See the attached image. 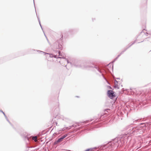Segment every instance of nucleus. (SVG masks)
<instances>
[{"label":"nucleus","mask_w":151,"mask_h":151,"mask_svg":"<svg viewBox=\"0 0 151 151\" xmlns=\"http://www.w3.org/2000/svg\"><path fill=\"white\" fill-rule=\"evenodd\" d=\"M122 139H115L114 141L110 142L106 145L104 146V147L105 148H110V147L113 146L114 145H115V147H121L123 145V144L122 142Z\"/></svg>","instance_id":"f257e3e1"},{"label":"nucleus","mask_w":151,"mask_h":151,"mask_svg":"<svg viewBox=\"0 0 151 151\" xmlns=\"http://www.w3.org/2000/svg\"><path fill=\"white\" fill-rule=\"evenodd\" d=\"M126 129H129V130H128V133L130 134H132L134 133V132H137V131L138 130V129L139 128V127H137L136 128H134L130 125L127 126L126 127Z\"/></svg>","instance_id":"f03ea898"},{"label":"nucleus","mask_w":151,"mask_h":151,"mask_svg":"<svg viewBox=\"0 0 151 151\" xmlns=\"http://www.w3.org/2000/svg\"><path fill=\"white\" fill-rule=\"evenodd\" d=\"M108 93L109 97L111 99H112L115 96L114 93V92L112 90H109L108 91Z\"/></svg>","instance_id":"7ed1b4c3"},{"label":"nucleus","mask_w":151,"mask_h":151,"mask_svg":"<svg viewBox=\"0 0 151 151\" xmlns=\"http://www.w3.org/2000/svg\"><path fill=\"white\" fill-rule=\"evenodd\" d=\"M37 52H42V53H43L44 55H45L46 54H47V53L45 52H42V51H40V50H37ZM47 54H49V57H51V58H52V57H54L55 58H56V55H53L52 54H49V53H47Z\"/></svg>","instance_id":"20e7f679"},{"label":"nucleus","mask_w":151,"mask_h":151,"mask_svg":"<svg viewBox=\"0 0 151 151\" xmlns=\"http://www.w3.org/2000/svg\"><path fill=\"white\" fill-rule=\"evenodd\" d=\"M63 139H62V138H59L58 140L57 141H55V144H57V143H58V142H61V141H62L63 140Z\"/></svg>","instance_id":"39448f33"},{"label":"nucleus","mask_w":151,"mask_h":151,"mask_svg":"<svg viewBox=\"0 0 151 151\" xmlns=\"http://www.w3.org/2000/svg\"><path fill=\"white\" fill-rule=\"evenodd\" d=\"M127 48L124 51H122L120 53V54L117 57L115 58L114 60V62L119 57V56L121 55L122 54V53H123L126 51V50H127Z\"/></svg>","instance_id":"423d86ee"},{"label":"nucleus","mask_w":151,"mask_h":151,"mask_svg":"<svg viewBox=\"0 0 151 151\" xmlns=\"http://www.w3.org/2000/svg\"><path fill=\"white\" fill-rule=\"evenodd\" d=\"M62 48V46L61 44H59L58 46H57L56 47V48L58 49H61Z\"/></svg>","instance_id":"0eeeda50"},{"label":"nucleus","mask_w":151,"mask_h":151,"mask_svg":"<svg viewBox=\"0 0 151 151\" xmlns=\"http://www.w3.org/2000/svg\"><path fill=\"white\" fill-rule=\"evenodd\" d=\"M37 136L33 137H32V139L34 140L35 142L37 141Z\"/></svg>","instance_id":"6e6552de"},{"label":"nucleus","mask_w":151,"mask_h":151,"mask_svg":"<svg viewBox=\"0 0 151 151\" xmlns=\"http://www.w3.org/2000/svg\"><path fill=\"white\" fill-rule=\"evenodd\" d=\"M3 114H4V115L7 121L10 123L11 124V123L9 121V120L7 118V116H6L5 114V113H4V112H3Z\"/></svg>","instance_id":"1a4fd4ad"},{"label":"nucleus","mask_w":151,"mask_h":151,"mask_svg":"<svg viewBox=\"0 0 151 151\" xmlns=\"http://www.w3.org/2000/svg\"><path fill=\"white\" fill-rule=\"evenodd\" d=\"M67 135H68L67 134L64 135H63V136H62L61 137V138H62V139H63L64 138L66 137L67 136Z\"/></svg>","instance_id":"9d476101"},{"label":"nucleus","mask_w":151,"mask_h":151,"mask_svg":"<svg viewBox=\"0 0 151 151\" xmlns=\"http://www.w3.org/2000/svg\"><path fill=\"white\" fill-rule=\"evenodd\" d=\"M95 68L100 73H101V71L100 70H99V68L97 67V66H96V67H95Z\"/></svg>","instance_id":"9b49d317"},{"label":"nucleus","mask_w":151,"mask_h":151,"mask_svg":"<svg viewBox=\"0 0 151 151\" xmlns=\"http://www.w3.org/2000/svg\"><path fill=\"white\" fill-rule=\"evenodd\" d=\"M73 126L72 125V126H70L69 127H65V129H71V127H73Z\"/></svg>","instance_id":"f8f14e48"},{"label":"nucleus","mask_w":151,"mask_h":151,"mask_svg":"<svg viewBox=\"0 0 151 151\" xmlns=\"http://www.w3.org/2000/svg\"><path fill=\"white\" fill-rule=\"evenodd\" d=\"M65 130L66 129H65V127H64L62 129H61L60 130V131H63Z\"/></svg>","instance_id":"ddd939ff"},{"label":"nucleus","mask_w":151,"mask_h":151,"mask_svg":"<svg viewBox=\"0 0 151 151\" xmlns=\"http://www.w3.org/2000/svg\"><path fill=\"white\" fill-rule=\"evenodd\" d=\"M38 21H39V22L40 24V26H41V28H42V26H41V24H40V19H39V18H38Z\"/></svg>","instance_id":"4468645a"},{"label":"nucleus","mask_w":151,"mask_h":151,"mask_svg":"<svg viewBox=\"0 0 151 151\" xmlns=\"http://www.w3.org/2000/svg\"><path fill=\"white\" fill-rule=\"evenodd\" d=\"M58 54H59V56H61V57H64L62 55H60V51L58 52Z\"/></svg>","instance_id":"2eb2a0df"},{"label":"nucleus","mask_w":151,"mask_h":151,"mask_svg":"<svg viewBox=\"0 0 151 151\" xmlns=\"http://www.w3.org/2000/svg\"><path fill=\"white\" fill-rule=\"evenodd\" d=\"M118 83V82L117 81L115 80V84H117V83Z\"/></svg>","instance_id":"dca6fc26"},{"label":"nucleus","mask_w":151,"mask_h":151,"mask_svg":"<svg viewBox=\"0 0 151 151\" xmlns=\"http://www.w3.org/2000/svg\"><path fill=\"white\" fill-rule=\"evenodd\" d=\"M133 43H132L131 45H130L129 46V47H130V46H131L132 44H133Z\"/></svg>","instance_id":"f3484780"},{"label":"nucleus","mask_w":151,"mask_h":151,"mask_svg":"<svg viewBox=\"0 0 151 151\" xmlns=\"http://www.w3.org/2000/svg\"><path fill=\"white\" fill-rule=\"evenodd\" d=\"M0 111L1 112H2V113H3V112H4L2 111H1V110H0Z\"/></svg>","instance_id":"a211bd4d"},{"label":"nucleus","mask_w":151,"mask_h":151,"mask_svg":"<svg viewBox=\"0 0 151 151\" xmlns=\"http://www.w3.org/2000/svg\"><path fill=\"white\" fill-rule=\"evenodd\" d=\"M67 60V62L68 63H69V62L68 61V60Z\"/></svg>","instance_id":"6ab92c4d"},{"label":"nucleus","mask_w":151,"mask_h":151,"mask_svg":"<svg viewBox=\"0 0 151 151\" xmlns=\"http://www.w3.org/2000/svg\"><path fill=\"white\" fill-rule=\"evenodd\" d=\"M104 147H104H103V148H103V149H106V148H105Z\"/></svg>","instance_id":"aec40b11"},{"label":"nucleus","mask_w":151,"mask_h":151,"mask_svg":"<svg viewBox=\"0 0 151 151\" xmlns=\"http://www.w3.org/2000/svg\"><path fill=\"white\" fill-rule=\"evenodd\" d=\"M104 147H104H103V148H103V149H106V148H105Z\"/></svg>","instance_id":"412c9836"},{"label":"nucleus","mask_w":151,"mask_h":151,"mask_svg":"<svg viewBox=\"0 0 151 151\" xmlns=\"http://www.w3.org/2000/svg\"><path fill=\"white\" fill-rule=\"evenodd\" d=\"M58 43V42H56V44H57V43Z\"/></svg>","instance_id":"4be33fe9"}]
</instances>
